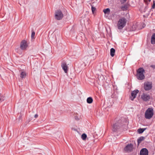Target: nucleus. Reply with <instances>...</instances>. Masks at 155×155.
Masks as SVG:
<instances>
[{
	"mask_svg": "<svg viewBox=\"0 0 155 155\" xmlns=\"http://www.w3.org/2000/svg\"><path fill=\"white\" fill-rule=\"evenodd\" d=\"M145 73V70L142 68H139L137 71V77L139 80H142L145 78V75L143 73Z\"/></svg>",
	"mask_w": 155,
	"mask_h": 155,
	"instance_id": "1",
	"label": "nucleus"
},
{
	"mask_svg": "<svg viewBox=\"0 0 155 155\" xmlns=\"http://www.w3.org/2000/svg\"><path fill=\"white\" fill-rule=\"evenodd\" d=\"M127 20L124 17H123L119 19L117 24V26L119 29H122L126 25Z\"/></svg>",
	"mask_w": 155,
	"mask_h": 155,
	"instance_id": "2",
	"label": "nucleus"
},
{
	"mask_svg": "<svg viewBox=\"0 0 155 155\" xmlns=\"http://www.w3.org/2000/svg\"><path fill=\"white\" fill-rule=\"evenodd\" d=\"M153 110L152 108H148L145 113V117L147 119H151L153 115Z\"/></svg>",
	"mask_w": 155,
	"mask_h": 155,
	"instance_id": "3",
	"label": "nucleus"
},
{
	"mask_svg": "<svg viewBox=\"0 0 155 155\" xmlns=\"http://www.w3.org/2000/svg\"><path fill=\"white\" fill-rule=\"evenodd\" d=\"M121 123V120H119L117 122L114 124L112 126V131L115 132L118 131L121 127L122 126Z\"/></svg>",
	"mask_w": 155,
	"mask_h": 155,
	"instance_id": "4",
	"label": "nucleus"
},
{
	"mask_svg": "<svg viewBox=\"0 0 155 155\" xmlns=\"http://www.w3.org/2000/svg\"><path fill=\"white\" fill-rule=\"evenodd\" d=\"M63 16V14L61 10H58L55 11L54 17L57 20H61Z\"/></svg>",
	"mask_w": 155,
	"mask_h": 155,
	"instance_id": "5",
	"label": "nucleus"
},
{
	"mask_svg": "<svg viewBox=\"0 0 155 155\" xmlns=\"http://www.w3.org/2000/svg\"><path fill=\"white\" fill-rule=\"evenodd\" d=\"M152 87V84L151 82H147L144 83V88L146 91H149Z\"/></svg>",
	"mask_w": 155,
	"mask_h": 155,
	"instance_id": "6",
	"label": "nucleus"
},
{
	"mask_svg": "<svg viewBox=\"0 0 155 155\" xmlns=\"http://www.w3.org/2000/svg\"><path fill=\"white\" fill-rule=\"evenodd\" d=\"M133 148V145L130 143L127 144L124 148V150L127 152H130L132 151Z\"/></svg>",
	"mask_w": 155,
	"mask_h": 155,
	"instance_id": "7",
	"label": "nucleus"
},
{
	"mask_svg": "<svg viewBox=\"0 0 155 155\" xmlns=\"http://www.w3.org/2000/svg\"><path fill=\"white\" fill-rule=\"evenodd\" d=\"M141 98L144 101H147L150 99V96L149 94L143 93L141 95Z\"/></svg>",
	"mask_w": 155,
	"mask_h": 155,
	"instance_id": "8",
	"label": "nucleus"
},
{
	"mask_svg": "<svg viewBox=\"0 0 155 155\" xmlns=\"http://www.w3.org/2000/svg\"><path fill=\"white\" fill-rule=\"evenodd\" d=\"M28 47L27 41L25 40L22 41L20 44V48L22 50H25Z\"/></svg>",
	"mask_w": 155,
	"mask_h": 155,
	"instance_id": "9",
	"label": "nucleus"
},
{
	"mask_svg": "<svg viewBox=\"0 0 155 155\" xmlns=\"http://www.w3.org/2000/svg\"><path fill=\"white\" fill-rule=\"evenodd\" d=\"M139 92V91L138 90H136L132 91L131 93V96L130 98L132 101H133L136 97L137 94Z\"/></svg>",
	"mask_w": 155,
	"mask_h": 155,
	"instance_id": "10",
	"label": "nucleus"
},
{
	"mask_svg": "<svg viewBox=\"0 0 155 155\" xmlns=\"http://www.w3.org/2000/svg\"><path fill=\"white\" fill-rule=\"evenodd\" d=\"M148 150L146 148L142 149L140 152V155H148Z\"/></svg>",
	"mask_w": 155,
	"mask_h": 155,
	"instance_id": "11",
	"label": "nucleus"
},
{
	"mask_svg": "<svg viewBox=\"0 0 155 155\" xmlns=\"http://www.w3.org/2000/svg\"><path fill=\"white\" fill-rule=\"evenodd\" d=\"M61 67L65 73H67L68 70V67L65 63H63L61 64Z\"/></svg>",
	"mask_w": 155,
	"mask_h": 155,
	"instance_id": "12",
	"label": "nucleus"
},
{
	"mask_svg": "<svg viewBox=\"0 0 155 155\" xmlns=\"http://www.w3.org/2000/svg\"><path fill=\"white\" fill-rule=\"evenodd\" d=\"M150 42L152 44H155V33L153 34L151 37Z\"/></svg>",
	"mask_w": 155,
	"mask_h": 155,
	"instance_id": "13",
	"label": "nucleus"
},
{
	"mask_svg": "<svg viewBox=\"0 0 155 155\" xmlns=\"http://www.w3.org/2000/svg\"><path fill=\"white\" fill-rule=\"evenodd\" d=\"M129 7V5L127 4L122 6L121 7V8L122 11H124L127 10Z\"/></svg>",
	"mask_w": 155,
	"mask_h": 155,
	"instance_id": "14",
	"label": "nucleus"
},
{
	"mask_svg": "<svg viewBox=\"0 0 155 155\" xmlns=\"http://www.w3.org/2000/svg\"><path fill=\"white\" fill-rule=\"evenodd\" d=\"M26 76V73L25 71H21L20 72V77L22 79L25 78Z\"/></svg>",
	"mask_w": 155,
	"mask_h": 155,
	"instance_id": "15",
	"label": "nucleus"
},
{
	"mask_svg": "<svg viewBox=\"0 0 155 155\" xmlns=\"http://www.w3.org/2000/svg\"><path fill=\"white\" fill-rule=\"evenodd\" d=\"M145 139V137H139L137 139L138 144H139L143 140Z\"/></svg>",
	"mask_w": 155,
	"mask_h": 155,
	"instance_id": "16",
	"label": "nucleus"
},
{
	"mask_svg": "<svg viewBox=\"0 0 155 155\" xmlns=\"http://www.w3.org/2000/svg\"><path fill=\"white\" fill-rule=\"evenodd\" d=\"M103 12L105 14L109 15L110 12V9L109 8L104 9L103 10Z\"/></svg>",
	"mask_w": 155,
	"mask_h": 155,
	"instance_id": "17",
	"label": "nucleus"
},
{
	"mask_svg": "<svg viewBox=\"0 0 155 155\" xmlns=\"http://www.w3.org/2000/svg\"><path fill=\"white\" fill-rule=\"evenodd\" d=\"M115 50L113 48H111L110 50V54L111 57H113L114 55Z\"/></svg>",
	"mask_w": 155,
	"mask_h": 155,
	"instance_id": "18",
	"label": "nucleus"
},
{
	"mask_svg": "<svg viewBox=\"0 0 155 155\" xmlns=\"http://www.w3.org/2000/svg\"><path fill=\"white\" fill-rule=\"evenodd\" d=\"M93 101V99L91 97L87 98V102L89 104L91 103Z\"/></svg>",
	"mask_w": 155,
	"mask_h": 155,
	"instance_id": "19",
	"label": "nucleus"
},
{
	"mask_svg": "<svg viewBox=\"0 0 155 155\" xmlns=\"http://www.w3.org/2000/svg\"><path fill=\"white\" fill-rule=\"evenodd\" d=\"M145 129L144 128H140L137 131L139 133L141 134L144 131Z\"/></svg>",
	"mask_w": 155,
	"mask_h": 155,
	"instance_id": "20",
	"label": "nucleus"
},
{
	"mask_svg": "<svg viewBox=\"0 0 155 155\" xmlns=\"http://www.w3.org/2000/svg\"><path fill=\"white\" fill-rule=\"evenodd\" d=\"M87 137V135L85 134H83L81 135V138L83 140H85Z\"/></svg>",
	"mask_w": 155,
	"mask_h": 155,
	"instance_id": "21",
	"label": "nucleus"
},
{
	"mask_svg": "<svg viewBox=\"0 0 155 155\" xmlns=\"http://www.w3.org/2000/svg\"><path fill=\"white\" fill-rule=\"evenodd\" d=\"M35 35V32L34 31H33V30H32V33H31V38L32 39H33L34 38V37Z\"/></svg>",
	"mask_w": 155,
	"mask_h": 155,
	"instance_id": "22",
	"label": "nucleus"
},
{
	"mask_svg": "<svg viewBox=\"0 0 155 155\" xmlns=\"http://www.w3.org/2000/svg\"><path fill=\"white\" fill-rule=\"evenodd\" d=\"M96 10L95 7H94L93 6H91V10L92 12L94 13V11Z\"/></svg>",
	"mask_w": 155,
	"mask_h": 155,
	"instance_id": "23",
	"label": "nucleus"
},
{
	"mask_svg": "<svg viewBox=\"0 0 155 155\" xmlns=\"http://www.w3.org/2000/svg\"><path fill=\"white\" fill-rule=\"evenodd\" d=\"M148 6H146L145 7L143 11V12H146L147 10L148 9Z\"/></svg>",
	"mask_w": 155,
	"mask_h": 155,
	"instance_id": "24",
	"label": "nucleus"
},
{
	"mask_svg": "<svg viewBox=\"0 0 155 155\" xmlns=\"http://www.w3.org/2000/svg\"><path fill=\"white\" fill-rule=\"evenodd\" d=\"M127 0H120V2L121 4H123L125 3Z\"/></svg>",
	"mask_w": 155,
	"mask_h": 155,
	"instance_id": "25",
	"label": "nucleus"
},
{
	"mask_svg": "<svg viewBox=\"0 0 155 155\" xmlns=\"http://www.w3.org/2000/svg\"><path fill=\"white\" fill-rule=\"evenodd\" d=\"M74 118L76 120H78L80 119L79 117H78V116H75L74 117Z\"/></svg>",
	"mask_w": 155,
	"mask_h": 155,
	"instance_id": "26",
	"label": "nucleus"
},
{
	"mask_svg": "<svg viewBox=\"0 0 155 155\" xmlns=\"http://www.w3.org/2000/svg\"><path fill=\"white\" fill-rule=\"evenodd\" d=\"M152 8L153 9L155 8V2H153V5L152 6Z\"/></svg>",
	"mask_w": 155,
	"mask_h": 155,
	"instance_id": "27",
	"label": "nucleus"
},
{
	"mask_svg": "<svg viewBox=\"0 0 155 155\" xmlns=\"http://www.w3.org/2000/svg\"><path fill=\"white\" fill-rule=\"evenodd\" d=\"M150 67L152 68L153 69H155V65H151Z\"/></svg>",
	"mask_w": 155,
	"mask_h": 155,
	"instance_id": "28",
	"label": "nucleus"
},
{
	"mask_svg": "<svg viewBox=\"0 0 155 155\" xmlns=\"http://www.w3.org/2000/svg\"><path fill=\"white\" fill-rule=\"evenodd\" d=\"M38 117V115L37 114H36L34 116V117L35 118H37Z\"/></svg>",
	"mask_w": 155,
	"mask_h": 155,
	"instance_id": "29",
	"label": "nucleus"
},
{
	"mask_svg": "<svg viewBox=\"0 0 155 155\" xmlns=\"http://www.w3.org/2000/svg\"><path fill=\"white\" fill-rule=\"evenodd\" d=\"M89 20V19H88V18L86 19V20H87V21H88V20Z\"/></svg>",
	"mask_w": 155,
	"mask_h": 155,
	"instance_id": "30",
	"label": "nucleus"
},
{
	"mask_svg": "<svg viewBox=\"0 0 155 155\" xmlns=\"http://www.w3.org/2000/svg\"><path fill=\"white\" fill-rule=\"evenodd\" d=\"M151 0H148V1H149V2L150 1H151Z\"/></svg>",
	"mask_w": 155,
	"mask_h": 155,
	"instance_id": "31",
	"label": "nucleus"
},
{
	"mask_svg": "<svg viewBox=\"0 0 155 155\" xmlns=\"http://www.w3.org/2000/svg\"><path fill=\"white\" fill-rule=\"evenodd\" d=\"M148 12H149V11H148ZM148 14H149V12H148Z\"/></svg>",
	"mask_w": 155,
	"mask_h": 155,
	"instance_id": "32",
	"label": "nucleus"
},
{
	"mask_svg": "<svg viewBox=\"0 0 155 155\" xmlns=\"http://www.w3.org/2000/svg\"><path fill=\"white\" fill-rule=\"evenodd\" d=\"M89 24V22H88L87 23V24Z\"/></svg>",
	"mask_w": 155,
	"mask_h": 155,
	"instance_id": "33",
	"label": "nucleus"
},
{
	"mask_svg": "<svg viewBox=\"0 0 155 155\" xmlns=\"http://www.w3.org/2000/svg\"><path fill=\"white\" fill-rule=\"evenodd\" d=\"M1 101V99L0 98V101Z\"/></svg>",
	"mask_w": 155,
	"mask_h": 155,
	"instance_id": "34",
	"label": "nucleus"
}]
</instances>
